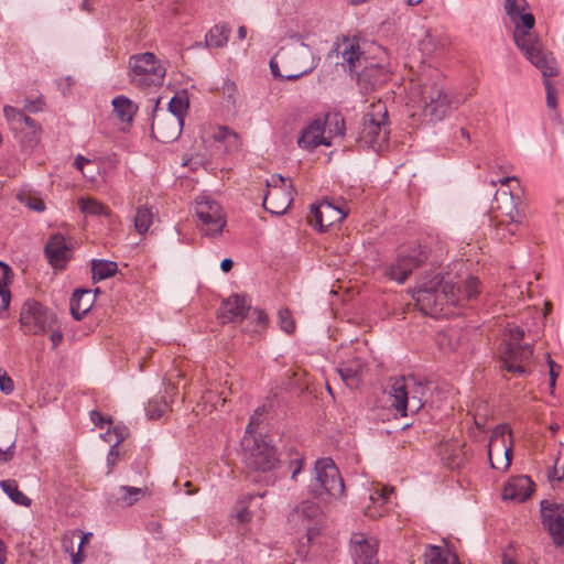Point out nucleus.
<instances>
[{"mask_svg": "<svg viewBox=\"0 0 564 564\" xmlns=\"http://www.w3.org/2000/svg\"><path fill=\"white\" fill-rule=\"evenodd\" d=\"M503 9L506 14L514 24L513 40L517 47L524 56L541 70L544 77L558 75V67L551 53H545L539 37L531 32L535 25V18L527 12L529 3L527 0H505Z\"/></svg>", "mask_w": 564, "mask_h": 564, "instance_id": "nucleus-1", "label": "nucleus"}, {"mask_svg": "<svg viewBox=\"0 0 564 564\" xmlns=\"http://www.w3.org/2000/svg\"><path fill=\"white\" fill-rule=\"evenodd\" d=\"M414 94L419 97L422 116L431 122L444 120L459 104L456 96L448 93L443 80L438 78L426 79L414 89Z\"/></svg>", "mask_w": 564, "mask_h": 564, "instance_id": "nucleus-2", "label": "nucleus"}, {"mask_svg": "<svg viewBox=\"0 0 564 564\" xmlns=\"http://www.w3.org/2000/svg\"><path fill=\"white\" fill-rule=\"evenodd\" d=\"M241 446L242 463L247 476L252 481H258L261 474L274 470L280 464L275 446L270 444L265 436H243Z\"/></svg>", "mask_w": 564, "mask_h": 564, "instance_id": "nucleus-3", "label": "nucleus"}, {"mask_svg": "<svg viewBox=\"0 0 564 564\" xmlns=\"http://www.w3.org/2000/svg\"><path fill=\"white\" fill-rule=\"evenodd\" d=\"M448 276L436 274L415 290L412 297L423 314L437 316L445 304L457 305L459 295L455 294V284Z\"/></svg>", "mask_w": 564, "mask_h": 564, "instance_id": "nucleus-4", "label": "nucleus"}, {"mask_svg": "<svg viewBox=\"0 0 564 564\" xmlns=\"http://www.w3.org/2000/svg\"><path fill=\"white\" fill-rule=\"evenodd\" d=\"M426 391L427 386L419 382L413 376L397 379L391 387V406L401 416H406L408 413L415 414L426 402Z\"/></svg>", "mask_w": 564, "mask_h": 564, "instance_id": "nucleus-5", "label": "nucleus"}, {"mask_svg": "<svg viewBox=\"0 0 564 564\" xmlns=\"http://www.w3.org/2000/svg\"><path fill=\"white\" fill-rule=\"evenodd\" d=\"M165 73V67L153 53L134 54L129 58V82L139 89L162 85Z\"/></svg>", "mask_w": 564, "mask_h": 564, "instance_id": "nucleus-6", "label": "nucleus"}, {"mask_svg": "<svg viewBox=\"0 0 564 564\" xmlns=\"http://www.w3.org/2000/svg\"><path fill=\"white\" fill-rule=\"evenodd\" d=\"M389 116L384 104H371L364 116L358 142L375 150H380L389 139Z\"/></svg>", "mask_w": 564, "mask_h": 564, "instance_id": "nucleus-7", "label": "nucleus"}, {"mask_svg": "<svg viewBox=\"0 0 564 564\" xmlns=\"http://www.w3.org/2000/svg\"><path fill=\"white\" fill-rule=\"evenodd\" d=\"M315 479L310 485V492L314 498L326 500L339 498L345 491V484L340 473L332 458H319L315 463Z\"/></svg>", "mask_w": 564, "mask_h": 564, "instance_id": "nucleus-8", "label": "nucleus"}, {"mask_svg": "<svg viewBox=\"0 0 564 564\" xmlns=\"http://www.w3.org/2000/svg\"><path fill=\"white\" fill-rule=\"evenodd\" d=\"M426 259L427 252L421 245L402 248L399 250L394 261L383 265V275L402 284L416 268L426 261Z\"/></svg>", "mask_w": 564, "mask_h": 564, "instance_id": "nucleus-9", "label": "nucleus"}, {"mask_svg": "<svg viewBox=\"0 0 564 564\" xmlns=\"http://www.w3.org/2000/svg\"><path fill=\"white\" fill-rule=\"evenodd\" d=\"M323 511L312 501H302L288 516V524L296 533L305 532L307 542H312L321 532Z\"/></svg>", "mask_w": 564, "mask_h": 564, "instance_id": "nucleus-10", "label": "nucleus"}, {"mask_svg": "<svg viewBox=\"0 0 564 564\" xmlns=\"http://www.w3.org/2000/svg\"><path fill=\"white\" fill-rule=\"evenodd\" d=\"M19 322L24 334L42 335L52 329L56 323V316L42 303L29 299L21 307Z\"/></svg>", "mask_w": 564, "mask_h": 564, "instance_id": "nucleus-11", "label": "nucleus"}, {"mask_svg": "<svg viewBox=\"0 0 564 564\" xmlns=\"http://www.w3.org/2000/svg\"><path fill=\"white\" fill-rule=\"evenodd\" d=\"M195 214L204 235L215 238L223 234L227 221L223 207L216 200L207 195L197 196Z\"/></svg>", "mask_w": 564, "mask_h": 564, "instance_id": "nucleus-12", "label": "nucleus"}, {"mask_svg": "<svg viewBox=\"0 0 564 564\" xmlns=\"http://www.w3.org/2000/svg\"><path fill=\"white\" fill-rule=\"evenodd\" d=\"M267 193L263 197V208L273 215H283L292 204V181L280 174H273L265 182Z\"/></svg>", "mask_w": 564, "mask_h": 564, "instance_id": "nucleus-13", "label": "nucleus"}, {"mask_svg": "<svg viewBox=\"0 0 564 564\" xmlns=\"http://www.w3.org/2000/svg\"><path fill=\"white\" fill-rule=\"evenodd\" d=\"M511 436L508 424L497 425L491 434L488 445V457L491 468L507 470L512 460V441L507 442L506 436Z\"/></svg>", "mask_w": 564, "mask_h": 564, "instance_id": "nucleus-14", "label": "nucleus"}, {"mask_svg": "<svg viewBox=\"0 0 564 564\" xmlns=\"http://www.w3.org/2000/svg\"><path fill=\"white\" fill-rule=\"evenodd\" d=\"M500 195L509 197L510 207L497 206L500 215L496 216L498 220L495 225V237L502 242H509L522 225L523 215L513 204V196L510 192L501 191Z\"/></svg>", "mask_w": 564, "mask_h": 564, "instance_id": "nucleus-15", "label": "nucleus"}, {"mask_svg": "<svg viewBox=\"0 0 564 564\" xmlns=\"http://www.w3.org/2000/svg\"><path fill=\"white\" fill-rule=\"evenodd\" d=\"M542 524L556 547L564 545V505L543 500L541 502Z\"/></svg>", "mask_w": 564, "mask_h": 564, "instance_id": "nucleus-16", "label": "nucleus"}, {"mask_svg": "<svg viewBox=\"0 0 564 564\" xmlns=\"http://www.w3.org/2000/svg\"><path fill=\"white\" fill-rule=\"evenodd\" d=\"M3 111L7 119L13 126V129L21 134V143L24 147L33 148L37 143L41 132V128L36 121L26 116L23 111L11 106H6Z\"/></svg>", "mask_w": 564, "mask_h": 564, "instance_id": "nucleus-17", "label": "nucleus"}, {"mask_svg": "<svg viewBox=\"0 0 564 564\" xmlns=\"http://www.w3.org/2000/svg\"><path fill=\"white\" fill-rule=\"evenodd\" d=\"M533 348L531 345L508 344L502 362L507 371L523 375L527 366L532 361Z\"/></svg>", "mask_w": 564, "mask_h": 564, "instance_id": "nucleus-18", "label": "nucleus"}, {"mask_svg": "<svg viewBox=\"0 0 564 564\" xmlns=\"http://www.w3.org/2000/svg\"><path fill=\"white\" fill-rule=\"evenodd\" d=\"M251 308L246 295L232 294L224 300L218 311V318L223 324L242 322Z\"/></svg>", "mask_w": 564, "mask_h": 564, "instance_id": "nucleus-19", "label": "nucleus"}, {"mask_svg": "<svg viewBox=\"0 0 564 564\" xmlns=\"http://www.w3.org/2000/svg\"><path fill=\"white\" fill-rule=\"evenodd\" d=\"M45 256L55 269H64L72 259V243L61 234L53 235L46 246Z\"/></svg>", "mask_w": 564, "mask_h": 564, "instance_id": "nucleus-20", "label": "nucleus"}, {"mask_svg": "<svg viewBox=\"0 0 564 564\" xmlns=\"http://www.w3.org/2000/svg\"><path fill=\"white\" fill-rule=\"evenodd\" d=\"M326 123L324 119H315L306 126L297 139L299 147L306 150H314L318 145L329 147L332 135H326Z\"/></svg>", "mask_w": 564, "mask_h": 564, "instance_id": "nucleus-21", "label": "nucleus"}, {"mask_svg": "<svg viewBox=\"0 0 564 564\" xmlns=\"http://www.w3.org/2000/svg\"><path fill=\"white\" fill-rule=\"evenodd\" d=\"M313 218L311 224L315 229L325 231L335 223H340L347 216L340 208L334 206L329 202H322L318 206L312 205Z\"/></svg>", "mask_w": 564, "mask_h": 564, "instance_id": "nucleus-22", "label": "nucleus"}, {"mask_svg": "<svg viewBox=\"0 0 564 564\" xmlns=\"http://www.w3.org/2000/svg\"><path fill=\"white\" fill-rule=\"evenodd\" d=\"M355 564H377L378 545L364 533H354L350 539Z\"/></svg>", "mask_w": 564, "mask_h": 564, "instance_id": "nucleus-23", "label": "nucleus"}, {"mask_svg": "<svg viewBox=\"0 0 564 564\" xmlns=\"http://www.w3.org/2000/svg\"><path fill=\"white\" fill-rule=\"evenodd\" d=\"M390 79L388 69L379 64H370L358 73V85L365 93L377 90Z\"/></svg>", "mask_w": 564, "mask_h": 564, "instance_id": "nucleus-24", "label": "nucleus"}, {"mask_svg": "<svg viewBox=\"0 0 564 564\" xmlns=\"http://www.w3.org/2000/svg\"><path fill=\"white\" fill-rule=\"evenodd\" d=\"M534 491V482L529 476L512 477L503 487L502 499L523 502Z\"/></svg>", "mask_w": 564, "mask_h": 564, "instance_id": "nucleus-25", "label": "nucleus"}, {"mask_svg": "<svg viewBox=\"0 0 564 564\" xmlns=\"http://www.w3.org/2000/svg\"><path fill=\"white\" fill-rule=\"evenodd\" d=\"M334 52L337 56H341V65L350 73L356 69L357 63L362 55L359 43L349 37H343L341 42H337Z\"/></svg>", "mask_w": 564, "mask_h": 564, "instance_id": "nucleus-26", "label": "nucleus"}, {"mask_svg": "<svg viewBox=\"0 0 564 564\" xmlns=\"http://www.w3.org/2000/svg\"><path fill=\"white\" fill-rule=\"evenodd\" d=\"M365 369L366 365L364 361L358 357H354L347 361L341 362L337 370L340 375V378L347 386L356 387Z\"/></svg>", "mask_w": 564, "mask_h": 564, "instance_id": "nucleus-27", "label": "nucleus"}, {"mask_svg": "<svg viewBox=\"0 0 564 564\" xmlns=\"http://www.w3.org/2000/svg\"><path fill=\"white\" fill-rule=\"evenodd\" d=\"M94 304V295L89 290H76L70 299V313L76 321H80Z\"/></svg>", "mask_w": 564, "mask_h": 564, "instance_id": "nucleus-28", "label": "nucleus"}, {"mask_svg": "<svg viewBox=\"0 0 564 564\" xmlns=\"http://www.w3.org/2000/svg\"><path fill=\"white\" fill-rule=\"evenodd\" d=\"M391 492H393V488L383 487L381 490H376L370 495L371 503L365 508V516L370 519L381 518L387 512L386 505Z\"/></svg>", "mask_w": 564, "mask_h": 564, "instance_id": "nucleus-29", "label": "nucleus"}, {"mask_svg": "<svg viewBox=\"0 0 564 564\" xmlns=\"http://www.w3.org/2000/svg\"><path fill=\"white\" fill-rule=\"evenodd\" d=\"M113 113L116 117L127 123H131L138 111V106L128 97L121 95L112 99Z\"/></svg>", "mask_w": 564, "mask_h": 564, "instance_id": "nucleus-30", "label": "nucleus"}, {"mask_svg": "<svg viewBox=\"0 0 564 564\" xmlns=\"http://www.w3.org/2000/svg\"><path fill=\"white\" fill-rule=\"evenodd\" d=\"M425 564H457V557L447 549L430 545L424 553Z\"/></svg>", "mask_w": 564, "mask_h": 564, "instance_id": "nucleus-31", "label": "nucleus"}, {"mask_svg": "<svg viewBox=\"0 0 564 564\" xmlns=\"http://www.w3.org/2000/svg\"><path fill=\"white\" fill-rule=\"evenodd\" d=\"M231 29L226 23L214 25L206 34L205 41L208 47H223L227 44Z\"/></svg>", "mask_w": 564, "mask_h": 564, "instance_id": "nucleus-32", "label": "nucleus"}, {"mask_svg": "<svg viewBox=\"0 0 564 564\" xmlns=\"http://www.w3.org/2000/svg\"><path fill=\"white\" fill-rule=\"evenodd\" d=\"M91 278L94 281H101L113 276L118 271L117 262L101 259L90 261Z\"/></svg>", "mask_w": 564, "mask_h": 564, "instance_id": "nucleus-33", "label": "nucleus"}, {"mask_svg": "<svg viewBox=\"0 0 564 564\" xmlns=\"http://www.w3.org/2000/svg\"><path fill=\"white\" fill-rule=\"evenodd\" d=\"M480 281L478 278L469 276L464 283L459 285H455V294L459 295V300L457 304H459L464 300H474L480 293Z\"/></svg>", "mask_w": 564, "mask_h": 564, "instance_id": "nucleus-34", "label": "nucleus"}, {"mask_svg": "<svg viewBox=\"0 0 564 564\" xmlns=\"http://www.w3.org/2000/svg\"><path fill=\"white\" fill-rule=\"evenodd\" d=\"M0 487L10 497V499L23 507H30L32 500L26 497L22 491L19 490L18 484L13 479H7L0 481Z\"/></svg>", "mask_w": 564, "mask_h": 564, "instance_id": "nucleus-35", "label": "nucleus"}, {"mask_svg": "<svg viewBox=\"0 0 564 564\" xmlns=\"http://www.w3.org/2000/svg\"><path fill=\"white\" fill-rule=\"evenodd\" d=\"M183 390V402H195L196 406L200 405V401H203L205 404L210 400L212 397L210 392L202 393L200 389H198V387L193 383L184 384Z\"/></svg>", "mask_w": 564, "mask_h": 564, "instance_id": "nucleus-36", "label": "nucleus"}, {"mask_svg": "<svg viewBox=\"0 0 564 564\" xmlns=\"http://www.w3.org/2000/svg\"><path fill=\"white\" fill-rule=\"evenodd\" d=\"M74 166L82 172L83 176L91 182L96 181L98 165L93 160L78 154L75 158Z\"/></svg>", "mask_w": 564, "mask_h": 564, "instance_id": "nucleus-37", "label": "nucleus"}, {"mask_svg": "<svg viewBox=\"0 0 564 564\" xmlns=\"http://www.w3.org/2000/svg\"><path fill=\"white\" fill-rule=\"evenodd\" d=\"M153 223V213L148 207H139L134 216V228L140 235L148 232Z\"/></svg>", "mask_w": 564, "mask_h": 564, "instance_id": "nucleus-38", "label": "nucleus"}, {"mask_svg": "<svg viewBox=\"0 0 564 564\" xmlns=\"http://www.w3.org/2000/svg\"><path fill=\"white\" fill-rule=\"evenodd\" d=\"M17 198L31 210L41 213L45 209V203L35 193L23 191L17 195Z\"/></svg>", "mask_w": 564, "mask_h": 564, "instance_id": "nucleus-39", "label": "nucleus"}, {"mask_svg": "<svg viewBox=\"0 0 564 564\" xmlns=\"http://www.w3.org/2000/svg\"><path fill=\"white\" fill-rule=\"evenodd\" d=\"M167 409L169 404L163 397H154L149 401L145 408V412L148 419L156 420L160 419L167 411Z\"/></svg>", "mask_w": 564, "mask_h": 564, "instance_id": "nucleus-40", "label": "nucleus"}, {"mask_svg": "<svg viewBox=\"0 0 564 564\" xmlns=\"http://www.w3.org/2000/svg\"><path fill=\"white\" fill-rule=\"evenodd\" d=\"M10 271V267L0 261V314L8 308L11 300L10 292L2 285V280L7 278Z\"/></svg>", "mask_w": 564, "mask_h": 564, "instance_id": "nucleus-41", "label": "nucleus"}, {"mask_svg": "<svg viewBox=\"0 0 564 564\" xmlns=\"http://www.w3.org/2000/svg\"><path fill=\"white\" fill-rule=\"evenodd\" d=\"M324 121H327L326 123V135L334 137H343L345 134V120L343 118H339L338 116H326Z\"/></svg>", "mask_w": 564, "mask_h": 564, "instance_id": "nucleus-42", "label": "nucleus"}, {"mask_svg": "<svg viewBox=\"0 0 564 564\" xmlns=\"http://www.w3.org/2000/svg\"><path fill=\"white\" fill-rule=\"evenodd\" d=\"M121 500L126 506H132L134 502L139 501L145 494L144 488L130 487V486H121Z\"/></svg>", "mask_w": 564, "mask_h": 564, "instance_id": "nucleus-43", "label": "nucleus"}, {"mask_svg": "<svg viewBox=\"0 0 564 564\" xmlns=\"http://www.w3.org/2000/svg\"><path fill=\"white\" fill-rule=\"evenodd\" d=\"M189 108V96L186 88L178 91V137L184 128V117Z\"/></svg>", "mask_w": 564, "mask_h": 564, "instance_id": "nucleus-44", "label": "nucleus"}, {"mask_svg": "<svg viewBox=\"0 0 564 564\" xmlns=\"http://www.w3.org/2000/svg\"><path fill=\"white\" fill-rule=\"evenodd\" d=\"M128 429L126 426L116 425L112 430H108L104 435V440L117 446L122 443L128 436Z\"/></svg>", "mask_w": 564, "mask_h": 564, "instance_id": "nucleus-45", "label": "nucleus"}, {"mask_svg": "<svg viewBox=\"0 0 564 564\" xmlns=\"http://www.w3.org/2000/svg\"><path fill=\"white\" fill-rule=\"evenodd\" d=\"M290 462L289 469L292 473V479L295 480L296 476L301 473L304 464V457L296 449L291 448L289 451Z\"/></svg>", "mask_w": 564, "mask_h": 564, "instance_id": "nucleus-46", "label": "nucleus"}, {"mask_svg": "<svg viewBox=\"0 0 564 564\" xmlns=\"http://www.w3.org/2000/svg\"><path fill=\"white\" fill-rule=\"evenodd\" d=\"M270 68H271L272 75L274 77H282V78H284L286 80H296V79L301 78L302 76L310 74L315 68V65H311L307 68H305V69H303V70H301L299 73L288 74L285 76L281 75L279 73L278 64L274 63L273 59L270 61Z\"/></svg>", "mask_w": 564, "mask_h": 564, "instance_id": "nucleus-47", "label": "nucleus"}, {"mask_svg": "<svg viewBox=\"0 0 564 564\" xmlns=\"http://www.w3.org/2000/svg\"><path fill=\"white\" fill-rule=\"evenodd\" d=\"M279 322L281 328L286 334H292L295 330V322L292 317L291 311L284 308L279 311Z\"/></svg>", "mask_w": 564, "mask_h": 564, "instance_id": "nucleus-48", "label": "nucleus"}, {"mask_svg": "<svg viewBox=\"0 0 564 564\" xmlns=\"http://www.w3.org/2000/svg\"><path fill=\"white\" fill-rule=\"evenodd\" d=\"M82 210L85 213V214H89V215H104L106 214V207L95 200V199H87V200H83L82 202Z\"/></svg>", "mask_w": 564, "mask_h": 564, "instance_id": "nucleus-49", "label": "nucleus"}, {"mask_svg": "<svg viewBox=\"0 0 564 564\" xmlns=\"http://www.w3.org/2000/svg\"><path fill=\"white\" fill-rule=\"evenodd\" d=\"M248 319L254 321L257 327L264 328L268 325L269 318L264 311L260 308H250L247 317Z\"/></svg>", "mask_w": 564, "mask_h": 564, "instance_id": "nucleus-50", "label": "nucleus"}, {"mask_svg": "<svg viewBox=\"0 0 564 564\" xmlns=\"http://www.w3.org/2000/svg\"><path fill=\"white\" fill-rule=\"evenodd\" d=\"M224 143L226 144V149L228 152H237L242 147V140L240 135L234 130L231 131V133H229L228 139H226Z\"/></svg>", "mask_w": 564, "mask_h": 564, "instance_id": "nucleus-51", "label": "nucleus"}, {"mask_svg": "<svg viewBox=\"0 0 564 564\" xmlns=\"http://www.w3.org/2000/svg\"><path fill=\"white\" fill-rule=\"evenodd\" d=\"M545 91H546V105L555 109L557 106L556 91L553 87L552 83L549 79L544 80Z\"/></svg>", "mask_w": 564, "mask_h": 564, "instance_id": "nucleus-52", "label": "nucleus"}, {"mask_svg": "<svg viewBox=\"0 0 564 564\" xmlns=\"http://www.w3.org/2000/svg\"><path fill=\"white\" fill-rule=\"evenodd\" d=\"M0 390L6 394H10L14 390L13 380L6 370H0Z\"/></svg>", "mask_w": 564, "mask_h": 564, "instance_id": "nucleus-53", "label": "nucleus"}, {"mask_svg": "<svg viewBox=\"0 0 564 564\" xmlns=\"http://www.w3.org/2000/svg\"><path fill=\"white\" fill-rule=\"evenodd\" d=\"M454 140L462 147H465V145H468L470 144L471 140H470V133H469V130L467 128H459L455 133H454Z\"/></svg>", "mask_w": 564, "mask_h": 564, "instance_id": "nucleus-54", "label": "nucleus"}, {"mask_svg": "<svg viewBox=\"0 0 564 564\" xmlns=\"http://www.w3.org/2000/svg\"><path fill=\"white\" fill-rule=\"evenodd\" d=\"M261 423V416L256 414V412L251 415L250 421L246 427V434L245 436H257L256 432Z\"/></svg>", "mask_w": 564, "mask_h": 564, "instance_id": "nucleus-55", "label": "nucleus"}, {"mask_svg": "<svg viewBox=\"0 0 564 564\" xmlns=\"http://www.w3.org/2000/svg\"><path fill=\"white\" fill-rule=\"evenodd\" d=\"M44 101L42 98H36L35 100H26L24 105V110L28 112H39L44 109Z\"/></svg>", "mask_w": 564, "mask_h": 564, "instance_id": "nucleus-56", "label": "nucleus"}, {"mask_svg": "<svg viewBox=\"0 0 564 564\" xmlns=\"http://www.w3.org/2000/svg\"><path fill=\"white\" fill-rule=\"evenodd\" d=\"M231 131L232 130L230 128H228L227 126H218L216 131L213 134V139L216 142H225L226 139H228L229 133H231Z\"/></svg>", "mask_w": 564, "mask_h": 564, "instance_id": "nucleus-57", "label": "nucleus"}, {"mask_svg": "<svg viewBox=\"0 0 564 564\" xmlns=\"http://www.w3.org/2000/svg\"><path fill=\"white\" fill-rule=\"evenodd\" d=\"M243 501H240L238 503L237 509V519L240 523H247L251 520V512L248 510L247 507L242 506Z\"/></svg>", "mask_w": 564, "mask_h": 564, "instance_id": "nucleus-58", "label": "nucleus"}, {"mask_svg": "<svg viewBox=\"0 0 564 564\" xmlns=\"http://www.w3.org/2000/svg\"><path fill=\"white\" fill-rule=\"evenodd\" d=\"M509 343L512 345H519V343L524 338V330L520 327H513L509 330Z\"/></svg>", "mask_w": 564, "mask_h": 564, "instance_id": "nucleus-59", "label": "nucleus"}, {"mask_svg": "<svg viewBox=\"0 0 564 564\" xmlns=\"http://www.w3.org/2000/svg\"><path fill=\"white\" fill-rule=\"evenodd\" d=\"M13 442H11L4 447L0 446V463H7L13 457Z\"/></svg>", "mask_w": 564, "mask_h": 564, "instance_id": "nucleus-60", "label": "nucleus"}, {"mask_svg": "<svg viewBox=\"0 0 564 564\" xmlns=\"http://www.w3.org/2000/svg\"><path fill=\"white\" fill-rule=\"evenodd\" d=\"M549 367H550V389H551V393H553L555 384H556V379L558 377V372L555 371V367H557V365L555 364L554 360L549 358Z\"/></svg>", "mask_w": 564, "mask_h": 564, "instance_id": "nucleus-61", "label": "nucleus"}, {"mask_svg": "<svg viewBox=\"0 0 564 564\" xmlns=\"http://www.w3.org/2000/svg\"><path fill=\"white\" fill-rule=\"evenodd\" d=\"M90 420L96 426H104L105 423H111V420L106 419L100 412L98 411H91L90 412Z\"/></svg>", "mask_w": 564, "mask_h": 564, "instance_id": "nucleus-62", "label": "nucleus"}, {"mask_svg": "<svg viewBox=\"0 0 564 564\" xmlns=\"http://www.w3.org/2000/svg\"><path fill=\"white\" fill-rule=\"evenodd\" d=\"M118 456H119V452L117 449V446L111 445V448L107 456V463L109 466L108 473H110L111 469L113 468V466L117 464Z\"/></svg>", "mask_w": 564, "mask_h": 564, "instance_id": "nucleus-63", "label": "nucleus"}, {"mask_svg": "<svg viewBox=\"0 0 564 564\" xmlns=\"http://www.w3.org/2000/svg\"><path fill=\"white\" fill-rule=\"evenodd\" d=\"M50 339L52 341V347L56 348L63 340V333L59 329H55L54 326L50 330Z\"/></svg>", "mask_w": 564, "mask_h": 564, "instance_id": "nucleus-64", "label": "nucleus"}]
</instances>
